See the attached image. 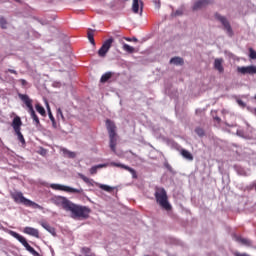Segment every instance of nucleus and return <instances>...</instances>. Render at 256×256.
Masks as SVG:
<instances>
[{
    "instance_id": "47",
    "label": "nucleus",
    "mask_w": 256,
    "mask_h": 256,
    "mask_svg": "<svg viewBox=\"0 0 256 256\" xmlns=\"http://www.w3.org/2000/svg\"><path fill=\"white\" fill-rule=\"evenodd\" d=\"M15 1L19 2V0H15Z\"/></svg>"
},
{
    "instance_id": "29",
    "label": "nucleus",
    "mask_w": 256,
    "mask_h": 256,
    "mask_svg": "<svg viewBox=\"0 0 256 256\" xmlns=\"http://www.w3.org/2000/svg\"><path fill=\"white\" fill-rule=\"evenodd\" d=\"M48 117L52 123L53 128L57 129V122L55 121V117H53V113H51V110H49Z\"/></svg>"
},
{
    "instance_id": "33",
    "label": "nucleus",
    "mask_w": 256,
    "mask_h": 256,
    "mask_svg": "<svg viewBox=\"0 0 256 256\" xmlns=\"http://www.w3.org/2000/svg\"><path fill=\"white\" fill-rule=\"evenodd\" d=\"M155 197H156V202L158 203V205H161V192L156 191Z\"/></svg>"
},
{
    "instance_id": "37",
    "label": "nucleus",
    "mask_w": 256,
    "mask_h": 256,
    "mask_svg": "<svg viewBox=\"0 0 256 256\" xmlns=\"http://www.w3.org/2000/svg\"><path fill=\"white\" fill-rule=\"evenodd\" d=\"M19 83H21V85H22L23 87H25V86L27 85V80H25V79H20V80H19Z\"/></svg>"
},
{
    "instance_id": "22",
    "label": "nucleus",
    "mask_w": 256,
    "mask_h": 256,
    "mask_svg": "<svg viewBox=\"0 0 256 256\" xmlns=\"http://www.w3.org/2000/svg\"><path fill=\"white\" fill-rule=\"evenodd\" d=\"M171 65H184L185 61L181 57H173L170 59Z\"/></svg>"
},
{
    "instance_id": "9",
    "label": "nucleus",
    "mask_w": 256,
    "mask_h": 256,
    "mask_svg": "<svg viewBox=\"0 0 256 256\" xmlns=\"http://www.w3.org/2000/svg\"><path fill=\"white\" fill-rule=\"evenodd\" d=\"M51 189H54V191H65L66 193H78L81 195L83 193V188L77 189V188H71L69 186L61 185V184H51Z\"/></svg>"
},
{
    "instance_id": "43",
    "label": "nucleus",
    "mask_w": 256,
    "mask_h": 256,
    "mask_svg": "<svg viewBox=\"0 0 256 256\" xmlns=\"http://www.w3.org/2000/svg\"><path fill=\"white\" fill-rule=\"evenodd\" d=\"M254 189H255V191H256V183L254 184Z\"/></svg>"
},
{
    "instance_id": "23",
    "label": "nucleus",
    "mask_w": 256,
    "mask_h": 256,
    "mask_svg": "<svg viewBox=\"0 0 256 256\" xmlns=\"http://www.w3.org/2000/svg\"><path fill=\"white\" fill-rule=\"evenodd\" d=\"M107 166L108 164H99V165L93 166L92 168H90V175H96L97 169H103Z\"/></svg>"
},
{
    "instance_id": "32",
    "label": "nucleus",
    "mask_w": 256,
    "mask_h": 256,
    "mask_svg": "<svg viewBox=\"0 0 256 256\" xmlns=\"http://www.w3.org/2000/svg\"><path fill=\"white\" fill-rule=\"evenodd\" d=\"M64 153H65L66 155H68V157H69L70 159H75V157H76L75 152H71V151H68V150H64Z\"/></svg>"
},
{
    "instance_id": "13",
    "label": "nucleus",
    "mask_w": 256,
    "mask_h": 256,
    "mask_svg": "<svg viewBox=\"0 0 256 256\" xmlns=\"http://www.w3.org/2000/svg\"><path fill=\"white\" fill-rule=\"evenodd\" d=\"M208 5H211V0H198L194 3L193 10L199 11V9H205Z\"/></svg>"
},
{
    "instance_id": "1",
    "label": "nucleus",
    "mask_w": 256,
    "mask_h": 256,
    "mask_svg": "<svg viewBox=\"0 0 256 256\" xmlns=\"http://www.w3.org/2000/svg\"><path fill=\"white\" fill-rule=\"evenodd\" d=\"M68 211L71 212L73 219H89L91 208L77 205L72 202L68 208Z\"/></svg>"
},
{
    "instance_id": "8",
    "label": "nucleus",
    "mask_w": 256,
    "mask_h": 256,
    "mask_svg": "<svg viewBox=\"0 0 256 256\" xmlns=\"http://www.w3.org/2000/svg\"><path fill=\"white\" fill-rule=\"evenodd\" d=\"M214 17L217 21L221 22L228 37H233V35H234L233 28L231 27V23H229V20H227V17L221 16V14H219V13H215Z\"/></svg>"
},
{
    "instance_id": "46",
    "label": "nucleus",
    "mask_w": 256,
    "mask_h": 256,
    "mask_svg": "<svg viewBox=\"0 0 256 256\" xmlns=\"http://www.w3.org/2000/svg\"><path fill=\"white\" fill-rule=\"evenodd\" d=\"M254 99L256 100V95H255Z\"/></svg>"
},
{
    "instance_id": "42",
    "label": "nucleus",
    "mask_w": 256,
    "mask_h": 256,
    "mask_svg": "<svg viewBox=\"0 0 256 256\" xmlns=\"http://www.w3.org/2000/svg\"><path fill=\"white\" fill-rule=\"evenodd\" d=\"M126 41H131V39H130V38H127Z\"/></svg>"
},
{
    "instance_id": "6",
    "label": "nucleus",
    "mask_w": 256,
    "mask_h": 256,
    "mask_svg": "<svg viewBox=\"0 0 256 256\" xmlns=\"http://www.w3.org/2000/svg\"><path fill=\"white\" fill-rule=\"evenodd\" d=\"M23 125V122L21 121V117L16 116L14 117L12 121V127L15 131V134L18 137V141L22 143V145H25V137H23V134L21 133V126Z\"/></svg>"
},
{
    "instance_id": "7",
    "label": "nucleus",
    "mask_w": 256,
    "mask_h": 256,
    "mask_svg": "<svg viewBox=\"0 0 256 256\" xmlns=\"http://www.w3.org/2000/svg\"><path fill=\"white\" fill-rule=\"evenodd\" d=\"M51 202L57 207H62L65 211H69V207H71V201L63 196H54L51 199Z\"/></svg>"
},
{
    "instance_id": "4",
    "label": "nucleus",
    "mask_w": 256,
    "mask_h": 256,
    "mask_svg": "<svg viewBox=\"0 0 256 256\" xmlns=\"http://www.w3.org/2000/svg\"><path fill=\"white\" fill-rule=\"evenodd\" d=\"M106 129L110 139V149L115 153V151H117V126H115V122L107 119Z\"/></svg>"
},
{
    "instance_id": "34",
    "label": "nucleus",
    "mask_w": 256,
    "mask_h": 256,
    "mask_svg": "<svg viewBox=\"0 0 256 256\" xmlns=\"http://www.w3.org/2000/svg\"><path fill=\"white\" fill-rule=\"evenodd\" d=\"M164 167L169 171V173H175V171H173V167L169 165V162H164Z\"/></svg>"
},
{
    "instance_id": "2",
    "label": "nucleus",
    "mask_w": 256,
    "mask_h": 256,
    "mask_svg": "<svg viewBox=\"0 0 256 256\" xmlns=\"http://www.w3.org/2000/svg\"><path fill=\"white\" fill-rule=\"evenodd\" d=\"M10 197L13 199L14 203H21L25 207H32L33 209H43V206L25 198L23 192H11Z\"/></svg>"
},
{
    "instance_id": "27",
    "label": "nucleus",
    "mask_w": 256,
    "mask_h": 256,
    "mask_svg": "<svg viewBox=\"0 0 256 256\" xmlns=\"http://www.w3.org/2000/svg\"><path fill=\"white\" fill-rule=\"evenodd\" d=\"M36 111L42 115V117H45L47 115V112L45 111V108L41 106L40 104H36Z\"/></svg>"
},
{
    "instance_id": "44",
    "label": "nucleus",
    "mask_w": 256,
    "mask_h": 256,
    "mask_svg": "<svg viewBox=\"0 0 256 256\" xmlns=\"http://www.w3.org/2000/svg\"><path fill=\"white\" fill-rule=\"evenodd\" d=\"M239 103H240V105H242V104H243V102H242V101H239Z\"/></svg>"
},
{
    "instance_id": "16",
    "label": "nucleus",
    "mask_w": 256,
    "mask_h": 256,
    "mask_svg": "<svg viewBox=\"0 0 256 256\" xmlns=\"http://www.w3.org/2000/svg\"><path fill=\"white\" fill-rule=\"evenodd\" d=\"M111 167H120V169H125V171H129L132 175H135V169L121 163L111 162Z\"/></svg>"
},
{
    "instance_id": "5",
    "label": "nucleus",
    "mask_w": 256,
    "mask_h": 256,
    "mask_svg": "<svg viewBox=\"0 0 256 256\" xmlns=\"http://www.w3.org/2000/svg\"><path fill=\"white\" fill-rule=\"evenodd\" d=\"M9 233L11 237H14V239H17V241H19V243H21L23 247H25L26 251L31 253V255L39 256V252H37L33 247H31V245H29V242H27V239H25V237L21 236V234L15 231H10Z\"/></svg>"
},
{
    "instance_id": "36",
    "label": "nucleus",
    "mask_w": 256,
    "mask_h": 256,
    "mask_svg": "<svg viewBox=\"0 0 256 256\" xmlns=\"http://www.w3.org/2000/svg\"><path fill=\"white\" fill-rule=\"evenodd\" d=\"M57 117H61L62 121H65V116L63 115V110H61V108L57 109Z\"/></svg>"
},
{
    "instance_id": "41",
    "label": "nucleus",
    "mask_w": 256,
    "mask_h": 256,
    "mask_svg": "<svg viewBox=\"0 0 256 256\" xmlns=\"http://www.w3.org/2000/svg\"><path fill=\"white\" fill-rule=\"evenodd\" d=\"M176 15H182L181 11H176Z\"/></svg>"
},
{
    "instance_id": "26",
    "label": "nucleus",
    "mask_w": 256,
    "mask_h": 256,
    "mask_svg": "<svg viewBox=\"0 0 256 256\" xmlns=\"http://www.w3.org/2000/svg\"><path fill=\"white\" fill-rule=\"evenodd\" d=\"M99 188L102 189L103 191H106L107 193H113L114 187L105 185V184H99Z\"/></svg>"
},
{
    "instance_id": "12",
    "label": "nucleus",
    "mask_w": 256,
    "mask_h": 256,
    "mask_svg": "<svg viewBox=\"0 0 256 256\" xmlns=\"http://www.w3.org/2000/svg\"><path fill=\"white\" fill-rule=\"evenodd\" d=\"M237 71L241 73V75H256V66L250 65L238 67Z\"/></svg>"
},
{
    "instance_id": "35",
    "label": "nucleus",
    "mask_w": 256,
    "mask_h": 256,
    "mask_svg": "<svg viewBox=\"0 0 256 256\" xmlns=\"http://www.w3.org/2000/svg\"><path fill=\"white\" fill-rule=\"evenodd\" d=\"M249 53L250 59H256V51L253 48H249Z\"/></svg>"
},
{
    "instance_id": "11",
    "label": "nucleus",
    "mask_w": 256,
    "mask_h": 256,
    "mask_svg": "<svg viewBox=\"0 0 256 256\" xmlns=\"http://www.w3.org/2000/svg\"><path fill=\"white\" fill-rule=\"evenodd\" d=\"M161 207L165 209V211H171V209H173V206L169 203L167 192L163 188L161 189Z\"/></svg>"
},
{
    "instance_id": "31",
    "label": "nucleus",
    "mask_w": 256,
    "mask_h": 256,
    "mask_svg": "<svg viewBox=\"0 0 256 256\" xmlns=\"http://www.w3.org/2000/svg\"><path fill=\"white\" fill-rule=\"evenodd\" d=\"M0 26H1V29L7 28V20L4 17H0Z\"/></svg>"
},
{
    "instance_id": "20",
    "label": "nucleus",
    "mask_w": 256,
    "mask_h": 256,
    "mask_svg": "<svg viewBox=\"0 0 256 256\" xmlns=\"http://www.w3.org/2000/svg\"><path fill=\"white\" fill-rule=\"evenodd\" d=\"M236 241H238V243H241L242 245H245L246 247H251V245H253L251 240L247 238L236 237Z\"/></svg>"
},
{
    "instance_id": "38",
    "label": "nucleus",
    "mask_w": 256,
    "mask_h": 256,
    "mask_svg": "<svg viewBox=\"0 0 256 256\" xmlns=\"http://www.w3.org/2000/svg\"><path fill=\"white\" fill-rule=\"evenodd\" d=\"M6 73H12L13 75H17V71L14 69H8Z\"/></svg>"
},
{
    "instance_id": "18",
    "label": "nucleus",
    "mask_w": 256,
    "mask_h": 256,
    "mask_svg": "<svg viewBox=\"0 0 256 256\" xmlns=\"http://www.w3.org/2000/svg\"><path fill=\"white\" fill-rule=\"evenodd\" d=\"M41 227L48 231V233H51V235H55V229L49 225L47 222H40Z\"/></svg>"
},
{
    "instance_id": "30",
    "label": "nucleus",
    "mask_w": 256,
    "mask_h": 256,
    "mask_svg": "<svg viewBox=\"0 0 256 256\" xmlns=\"http://www.w3.org/2000/svg\"><path fill=\"white\" fill-rule=\"evenodd\" d=\"M195 133L197 134L198 137H205V130L201 127H196Z\"/></svg>"
},
{
    "instance_id": "17",
    "label": "nucleus",
    "mask_w": 256,
    "mask_h": 256,
    "mask_svg": "<svg viewBox=\"0 0 256 256\" xmlns=\"http://www.w3.org/2000/svg\"><path fill=\"white\" fill-rule=\"evenodd\" d=\"M214 69L220 73L225 72V68L223 67V58H216L214 60Z\"/></svg>"
},
{
    "instance_id": "25",
    "label": "nucleus",
    "mask_w": 256,
    "mask_h": 256,
    "mask_svg": "<svg viewBox=\"0 0 256 256\" xmlns=\"http://www.w3.org/2000/svg\"><path fill=\"white\" fill-rule=\"evenodd\" d=\"M78 176L80 177V179H82V181H84V183H87V185L93 186V179L87 178V176L81 173H79Z\"/></svg>"
},
{
    "instance_id": "14",
    "label": "nucleus",
    "mask_w": 256,
    "mask_h": 256,
    "mask_svg": "<svg viewBox=\"0 0 256 256\" xmlns=\"http://www.w3.org/2000/svg\"><path fill=\"white\" fill-rule=\"evenodd\" d=\"M140 7V15L143 13V1L142 0H133L132 11L133 13H139Z\"/></svg>"
},
{
    "instance_id": "3",
    "label": "nucleus",
    "mask_w": 256,
    "mask_h": 256,
    "mask_svg": "<svg viewBox=\"0 0 256 256\" xmlns=\"http://www.w3.org/2000/svg\"><path fill=\"white\" fill-rule=\"evenodd\" d=\"M18 97L28 108V113L30 114L31 119H33L35 126L39 127V125H41V121L39 120V116L35 113V109H33V100H31L27 94H18Z\"/></svg>"
},
{
    "instance_id": "15",
    "label": "nucleus",
    "mask_w": 256,
    "mask_h": 256,
    "mask_svg": "<svg viewBox=\"0 0 256 256\" xmlns=\"http://www.w3.org/2000/svg\"><path fill=\"white\" fill-rule=\"evenodd\" d=\"M26 235L39 239V230L33 227H25L23 231Z\"/></svg>"
},
{
    "instance_id": "10",
    "label": "nucleus",
    "mask_w": 256,
    "mask_h": 256,
    "mask_svg": "<svg viewBox=\"0 0 256 256\" xmlns=\"http://www.w3.org/2000/svg\"><path fill=\"white\" fill-rule=\"evenodd\" d=\"M114 41L115 40L113 38H109L106 41H104V43L98 50L99 57H107V53H109V49H111Z\"/></svg>"
},
{
    "instance_id": "39",
    "label": "nucleus",
    "mask_w": 256,
    "mask_h": 256,
    "mask_svg": "<svg viewBox=\"0 0 256 256\" xmlns=\"http://www.w3.org/2000/svg\"><path fill=\"white\" fill-rule=\"evenodd\" d=\"M214 119H215V121H217L218 123H221V118L215 117Z\"/></svg>"
},
{
    "instance_id": "19",
    "label": "nucleus",
    "mask_w": 256,
    "mask_h": 256,
    "mask_svg": "<svg viewBox=\"0 0 256 256\" xmlns=\"http://www.w3.org/2000/svg\"><path fill=\"white\" fill-rule=\"evenodd\" d=\"M95 30L93 29H88L87 31V38L89 40V42L91 43V45H95Z\"/></svg>"
},
{
    "instance_id": "45",
    "label": "nucleus",
    "mask_w": 256,
    "mask_h": 256,
    "mask_svg": "<svg viewBox=\"0 0 256 256\" xmlns=\"http://www.w3.org/2000/svg\"><path fill=\"white\" fill-rule=\"evenodd\" d=\"M134 41H137V38H135Z\"/></svg>"
},
{
    "instance_id": "28",
    "label": "nucleus",
    "mask_w": 256,
    "mask_h": 256,
    "mask_svg": "<svg viewBox=\"0 0 256 256\" xmlns=\"http://www.w3.org/2000/svg\"><path fill=\"white\" fill-rule=\"evenodd\" d=\"M122 49L123 51H126V53H135V48L132 46H129V44H124Z\"/></svg>"
},
{
    "instance_id": "21",
    "label": "nucleus",
    "mask_w": 256,
    "mask_h": 256,
    "mask_svg": "<svg viewBox=\"0 0 256 256\" xmlns=\"http://www.w3.org/2000/svg\"><path fill=\"white\" fill-rule=\"evenodd\" d=\"M180 153L184 159H187V161H193V154H191L189 150L182 149Z\"/></svg>"
},
{
    "instance_id": "40",
    "label": "nucleus",
    "mask_w": 256,
    "mask_h": 256,
    "mask_svg": "<svg viewBox=\"0 0 256 256\" xmlns=\"http://www.w3.org/2000/svg\"><path fill=\"white\" fill-rule=\"evenodd\" d=\"M155 5H159V0H152Z\"/></svg>"
},
{
    "instance_id": "24",
    "label": "nucleus",
    "mask_w": 256,
    "mask_h": 256,
    "mask_svg": "<svg viewBox=\"0 0 256 256\" xmlns=\"http://www.w3.org/2000/svg\"><path fill=\"white\" fill-rule=\"evenodd\" d=\"M113 77V72H106L105 74H103L101 76L100 81L102 83H107L109 79H111Z\"/></svg>"
}]
</instances>
